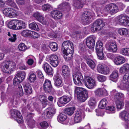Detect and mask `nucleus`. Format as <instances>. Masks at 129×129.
<instances>
[{
    "instance_id": "nucleus-62",
    "label": "nucleus",
    "mask_w": 129,
    "mask_h": 129,
    "mask_svg": "<svg viewBox=\"0 0 129 129\" xmlns=\"http://www.w3.org/2000/svg\"><path fill=\"white\" fill-rule=\"evenodd\" d=\"M115 108L113 106H109L106 108V109L107 111H109L112 112V113H114L115 112Z\"/></svg>"
},
{
    "instance_id": "nucleus-38",
    "label": "nucleus",
    "mask_w": 129,
    "mask_h": 129,
    "mask_svg": "<svg viewBox=\"0 0 129 129\" xmlns=\"http://www.w3.org/2000/svg\"><path fill=\"white\" fill-rule=\"evenodd\" d=\"M107 103V99L104 98L100 101L99 106L101 109L104 108L106 106Z\"/></svg>"
},
{
    "instance_id": "nucleus-48",
    "label": "nucleus",
    "mask_w": 129,
    "mask_h": 129,
    "mask_svg": "<svg viewBox=\"0 0 129 129\" xmlns=\"http://www.w3.org/2000/svg\"><path fill=\"white\" fill-rule=\"evenodd\" d=\"M96 77L98 81L100 82H104L107 79L106 77L103 75H98Z\"/></svg>"
},
{
    "instance_id": "nucleus-7",
    "label": "nucleus",
    "mask_w": 129,
    "mask_h": 129,
    "mask_svg": "<svg viewBox=\"0 0 129 129\" xmlns=\"http://www.w3.org/2000/svg\"><path fill=\"white\" fill-rule=\"evenodd\" d=\"M11 113L12 117L16 120L18 123H21L23 122V117L19 111L14 109L11 111Z\"/></svg>"
},
{
    "instance_id": "nucleus-15",
    "label": "nucleus",
    "mask_w": 129,
    "mask_h": 129,
    "mask_svg": "<svg viewBox=\"0 0 129 129\" xmlns=\"http://www.w3.org/2000/svg\"><path fill=\"white\" fill-rule=\"evenodd\" d=\"M111 94L113 95V98L115 101L124 100V94L120 92H118L115 90H113L111 92Z\"/></svg>"
},
{
    "instance_id": "nucleus-47",
    "label": "nucleus",
    "mask_w": 129,
    "mask_h": 129,
    "mask_svg": "<svg viewBox=\"0 0 129 129\" xmlns=\"http://www.w3.org/2000/svg\"><path fill=\"white\" fill-rule=\"evenodd\" d=\"M6 4L8 5L18 9V7L15 3L12 0H8L6 2Z\"/></svg>"
},
{
    "instance_id": "nucleus-30",
    "label": "nucleus",
    "mask_w": 129,
    "mask_h": 129,
    "mask_svg": "<svg viewBox=\"0 0 129 129\" xmlns=\"http://www.w3.org/2000/svg\"><path fill=\"white\" fill-rule=\"evenodd\" d=\"M23 85L25 92L27 94H31L32 92V89L30 84L29 83H24Z\"/></svg>"
},
{
    "instance_id": "nucleus-28",
    "label": "nucleus",
    "mask_w": 129,
    "mask_h": 129,
    "mask_svg": "<svg viewBox=\"0 0 129 129\" xmlns=\"http://www.w3.org/2000/svg\"><path fill=\"white\" fill-rule=\"evenodd\" d=\"M119 74L117 70L114 71L110 76V80L115 82H116L118 78Z\"/></svg>"
},
{
    "instance_id": "nucleus-35",
    "label": "nucleus",
    "mask_w": 129,
    "mask_h": 129,
    "mask_svg": "<svg viewBox=\"0 0 129 129\" xmlns=\"http://www.w3.org/2000/svg\"><path fill=\"white\" fill-rule=\"evenodd\" d=\"M118 32L121 35H126L129 34V29L125 28H120L118 30Z\"/></svg>"
},
{
    "instance_id": "nucleus-12",
    "label": "nucleus",
    "mask_w": 129,
    "mask_h": 129,
    "mask_svg": "<svg viewBox=\"0 0 129 129\" xmlns=\"http://www.w3.org/2000/svg\"><path fill=\"white\" fill-rule=\"evenodd\" d=\"M105 47L108 51L115 52L117 50V47L115 42L109 41L106 44Z\"/></svg>"
},
{
    "instance_id": "nucleus-37",
    "label": "nucleus",
    "mask_w": 129,
    "mask_h": 129,
    "mask_svg": "<svg viewBox=\"0 0 129 129\" xmlns=\"http://www.w3.org/2000/svg\"><path fill=\"white\" fill-rule=\"evenodd\" d=\"M75 109V107L67 108L65 109V112L68 115L71 116L73 114Z\"/></svg>"
},
{
    "instance_id": "nucleus-60",
    "label": "nucleus",
    "mask_w": 129,
    "mask_h": 129,
    "mask_svg": "<svg viewBox=\"0 0 129 129\" xmlns=\"http://www.w3.org/2000/svg\"><path fill=\"white\" fill-rule=\"evenodd\" d=\"M16 35L12 34L11 36L9 39V40L11 42H14L16 39Z\"/></svg>"
},
{
    "instance_id": "nucleus-59",
    "label": "nucleus",
    "mask_w": 129,
    "mask_h": 129,
    "mask_svg": "<svg viewBox=\"0 0 129 129\" xmlns=\"http://www.w3.org/2000/svg\"><path fill=\"white\" fill-rule=\"evenodd\" d=\"M39 100L42 102L45 103L46 102V97L43 95H40L39 97Z\"/></svg>"
},
{
    "instance_id": "nucleus-55",
    "label": "nucleus",
    "mask_w": 129,
    "mask_h": 129,
    "mask_svg": "<svg viewBox=\"0 0 129 129\" xmlns=\"http://www.w3.org/2000/svg\"><path fill=\"white\" fill-rule=\"evenodd\" d=\"M18 48L20 51H24L27 49L26 46L23 43H20L18 46Z\"/></svg>"
},
{
    "instance_id": "nucleus-51",
    "label": "nucleus",
    "mask_w": 129,
    "mask_h": 129,
    "mask_svg": "<svg viewBox=\"0 0 129 129\" xmlns=\"http://www.w3.org/2000/svg\"><path fill=\"white\" fill-rule=\"evenodd\" d=\"M59 7L60 9L64 8L66 9H70V7L69 4L67 2L64 3H63L60 4Z\"/></svg>"
},
{
    "instance_id": "nucleus-32",
    "label": "nucleus",
    "mask_w": 129,
    "mask_h": 129,
    "mask_svg": "<svg viewBox=\"0 0 129 129\" xmlns=\"http://www.w3.org/2000/svg\"><path fill=\"white\" fill-rule=\"evenodd\" d=\"M84 0H75L73 2V5L77 8H82L84 3Z\"/></svg>"
},
{
    "instance_id": "nucleus-4",
    "label": "nucleus",
    "mask_w": 129,
    "mask_h": 129,
    "mask_svg": "<svg viewBox=\"0 0 129 129\" xmlns=\"http://www.w3.org/2000/svg\"><path fill=\"white\" fill-rule=\"evenodd\" d=\"M118 11V6L116 4L111 3L106 5L104 11L106 12L113 14L116 13Z\"/></svg>"
},
{
    "instance_id": "nucleus-27",
    "label": "nucleus",
    "mask_w": 129,
    "mask_h": 129,
    "mask_svg": "<svg viewBox=\"0 0 129 129\" xmlns=\"http://www.w3.org/2000/svg\"><path fill=\"white\" fill-rule=\"evenodd\" d=\"M17 30L23 29L26 27V24L25 22L20 20H17Z\"/></svg>"
},
{
    "instance_id": "nucleus-42",
    "label": "nucleus",
    "mask_w": 129,
    "mask_h": 129,
    "mask_svg": "<svg viewBox=\"0 0 129 129\" xmlns=\"http://www.w3.org/2000/svg\"><path fill=\"white\" fill-rule=\"evenodd\" d=\"M18 13L14 9H11L8 17L11 18L14 17L18 15Z\"/></svg>"
},
{
    "instance_id": "nucleus-54",
    "label": "nucleus",
    "mask_w": 129,
    "mask_h": 129,
    "mask_svg": "<svg viewBox=\"0 0 129 129\" xmlns=\"http://www.w3.org/2000/svg\"><path fill=\"white\" fill-rule=\"evenodd\" d=\"M40 124L41 129H46L49 126L48 123L46 121H44L40 123Z\"/></svg>"
},
{
    "instance_id": "nucleus-17",
    "label": "nucleus",
    "mask_w": 129,
    "mask_h": 129,
    "mask_svg": "<svg viewBox=\"0 0 129 129\" xmlns=\"http://www.w3.org/2000/svg\"><path fill=\"white\" fill-rule=\"evenodd\" d=\"M50 63L54 67H56L58 64L59 61L57 56L55 54L51 55L50 57Z\"/></svg>"
},
{
    "instance_id": "nucleus-3",
    "label": "nucleus",
    "mask_w": 129,
    "mask_h": 129,
    "mask_svg": "<svg viewBox=\"0 0 129 129\" xmlns=\"http://www.w3.org/2000/svg\"><path fill=\"white\" fill-rule=\"evenodd\" d=\"M15 67L14 62L11 61H7L3 63L2 70L5 73L10 74Z\"/></svg>"
},
{
    "instance_id": "nucleus-24",
    "label": "nucleus",
    "mask_w": 129,
    "mask_h": 129,
    "mask_svg": "<svg viewBox=\"0 0 129 129\" xmlns=\"http://www.w3.org/2000/svg\"><path fill=\"white\" fill-rule=\"evenodd\" d=\"M33 16L36 18L37 20L43 24H46L47 22L45 20L44 18L42 16L41 14L39 12L35 13L33 15Z\"/></svg>"
},
{
    "instance_id": "nucleus-64",
    "label": "nucleus",
    "mask_w": 129,
    "mask_h": 129,
    "mask_svg": "<svg viewBox=\"0 0 129 129\" xmlns=\"http://www.w3.org/2000/svg\"><path fill=\"white\" fill-rule=\"evenodd\" d=\"M50 48L48 46L44 45L42 47V49L46 53L48 52Z\"/></svg>"
},
{
    "instance_id": "nucleus-8",
    "label": "nucleus",
    "mask_w": 129,
    "mask_h": 129,
    "mask_svg": "<svg viewBox=\"0 0 129 129\" xmlns=\"http://www.w3.org/2000/svg\"><path fill=\"white\" fill-rule=\"evenodd\" d=\"M85 85L88 88L92 89L94 88L96 86V83L94 79L88 76L85 78Z\"/></svg>"
},
{
    "instance_id": "nucleus-9",
    "label": "nucleus",
    "mask_w": 129,
    "mask_h": 129,
    "mask_svg": "<svg viewBox=\"0 0 129 129\" xmlns=\"http://www.w3.org/2000/svg\"><path fill=\"white\" fill-rule=\"evenodd\" d=\"M56 109L54 107H49L45 110L42 114V117L45 119L51 118L55 113Z\"/></svg>"
},
{
    "instance_id": "nucleus-13",
    "label": "nucleus",
    "mask_w": 129,
    "mask_h": 129,
    "mask_svg": "<svg viewBox=\"0 0 129 129\" xmlns=\"http://www.w3.org/2000/svg\"><path fill=\"white\" fill-rule=\"evenodd\" d=\"M91 13L88 11H85L82 14V19L84 24H86L90 22V20L92 17Z\"/></svg>"
},
{
    "instance_id": "nucleus-36",
    "label": "nucleus",
    "mask_w": 129,
    "mask_h": 129,
    "mask_svg": "<svg viewBox=\"0 0 129 129\" xmlns=\"http://www.w3.org/2000/svg\"><path fill=\"white\" fill-rule=\"evenodd\" d=\"M128 83L125 82V81L123 80L122 82H119L118 83L117 87L123 90L126 88L128 87Z\"/></svg>"
},
{
    "instance_id": "nucleus-56",
    "label": "nucleus",
    "mask_w": 129,
    "mask_h": 129,
    "mask_svg": "<svg viewBox=\"0 0 129 129\" xmlns=\"http://www.w3.org/2000/svg\"><path fill=\"white\" fill-rule=\"evenodd\" d=\"M98 58L99 59H103L104 58V54L103 51H101L96 52Z\"/></svg>"
},
{
    "instance_id": "nucleus-52",
    "label": "nucleus",
    "mask_w": 129,
    "mask_h": 129,
    "mask_svg": "<svg viewBox=\"0 0 129 129\" xmlns=\"http://www.w3.org/2000/svg\"><path fill=\"white\" fill-rule=\"evenodd\" d=\"M22 81L21 79L15 76L13 80V84L14 85H16L19 84Z\"/></svg>"
},
{
    "instance_id": "nucleus-53",
    "label": "nucleus",
    "mask_w": 129,
    "mask_h": 129,
    "mask_svg": "<svg viewBox=\"0 0 129 129\" xmlns=\"http://www.w3.org/2000/svg\"><path fill=\"white\" fill-rule=\"evenodd\" d=\"M42 9L44 11L47 10L49 11L51 10L52 7L49 4H44L42 6Z\"/></svg>"
},
{
    "instance_id": "nucleus-19",
    "label": "nucleus",
    "mask_w": 129,
    "mask_h": 129,
    "mask_svg": "<svg viewBox=\"0 0 129 129\" xmlns=\"http://www.w3.org/2000/svg\"><path fill=\"white\" fill-rule=\"evenodd\" d=\"M62 71L63 76L65 79H68L70 76V70L67 66L64 65L62 67Z\"/></svg>"
},
{
    "instance_id": "nucleus-26",
    "label": "nucleus",
    "mask_w": 129,
    "mask_h": 129,
    "mask_svg": "<svg viewBox=\"0 0 129 129\" xmlns=\"http://www.w3.org/2000/svg\"><path fill=\"white\" fill-rule=\"evenodd\" d=\"M51 14L52 17L55 19H60L62 15L61 12L56 10L52 11L51 12Z\"/></svg>"
},
{
    "instance_id": "nucleus-46",
    "label": "nucleus",
    "mask_w": 129,
    "mask_h": 129,
    "mask_svg": "<svg viewBox=\"0 0 129 129\" xmlns=\"http://www.w3.org/2000/svg\"><path fill=\"white\" fill-rule=\"evenodd\" d=\"M26 74L24 72L20 71L18 72L16 76L20 78L22 81L25 78Z\"/></svg>"
},
{
    "instance_id": "nucleus-50",
    "label": "nucleus",
    "mask_w": 129,
    "mask_h": 129,
    "mask_svg": "<svg viewBox=\"0 0 129 129\" xmlns=\"http://www.w3.org/2000/svg\"><path fill=\"white\" fill-rule=\"evenodd\" d=\"M31 31L28 30H23L21 32L22 35L24 37H28L31 36Z\"/></svg>"
},
{
    "instance_id": "nucleus-63",
    "label": "nucleus",
    "mask_w": 129,
    "mask_h": 129,
    "mask_svg": "<svg viewBox=\"0 0 129 129\" xmlns=\"http://www.w3.org/2000/svg\"><path fill=\"white\" fill-rule=\"evenodd\" d=\"M45 72L48 75H52L53 73V71L51 67L49 68V69L47 70Z\"/></svg>"
},
{
    "instance_id": "nucleus-10",
    "label": "nucleus",
    "mask_w": 129,
    "mask_h": 129,
    "mask_svg": "<svg viewBox=\"0 0 129 129\" xmlns=\"http://www.w3.org/2000/svg\"><path fill=\"white\" fill-rule=\"evenodd\" d=\"M73 79L75 84L79 85L81 84L84 81L83 77L80 72H77L73 75Z\"/></svg>"
},
{
    "instance_id": "nucleus-6",
    "label": "nucleus",
    "mask_w": 129,
    "mask_h": 129,
    "mask_svg": "<svg viewBox=\"0 0 129 129\" xmlns=\"http://www.w3.org/2000/svg\"><path fill=\"white\" fill-rule=\"evenodd\" d=\"M104 25L105 23L104 21L102 20L98 19L93 23L91 28V30L93 32L99 30L102 28Z\"/></svg>"
},
{
    "instance_id": "nucleus-2",
    "label": "nucleus",
    "mask_w": 129,
    "mask_h": 129,
    "mask_svg": "<svg viewBox=\"0 0 129 129\" xmlns=\"http://www.w3.org/2000/svg\"><path fill=\"white\" fill-rule=\"evenodd\" d=\"M75 92L77 94V98L81 102H84L87 99L88 96L86 90L81 87H76Z\"/></svg>"
},
{
    "instance_id": "nucleus-1",
    "label": "nucleus",
    "mask_w": 129,
    "mask_h": 129,
    "mask_svg": "<svg viewBox=\"0 0 129 129\" xmlns=\"http://www.w3.org/2000/svg\"><path fill=\"white\" fill-rule=\"evenodd\" d=\"M74 47L73 43L69 41L64 42L62 45L61 50L65 55L64 58L67 61L71 59L72 57Z\"/></svg>"
},
{
    "instance_id": "nucleus-29",
    "label": "nucleus",
    "mask_w": 129,
    "mask_h": 129,
    "mask_svg": "<svg viewBox=\"0 0 129 129\" xmlns=\"http://www.w3.org/2000/svg\"><path fill=\"white\" fill-rule=\"evenodd\" d=\"M120 117L125 121H129V113L125 111L121 112L119 114Z\"/></svg>"
},
{
    "instance_id": "nucleus-5",
    "label": "nucleus",
    "mask_w": 129,
    "mask_h": 129,
    "mask_svg": "<svg viewBox=\"0 0 129 129\" xmlns=\"http://www.w3.org/2000/svg\"><path fill=\"white\" fill-rule=\"evenodd\" d=\"M118 22L121 25L129 26V17L127 15L121 14L117 17Z\"/></svg>"
},
{
    "instance_id": "nucleus-25",
    "label": "nucleus",
    "mask_w": 129,
    "mask_h": 129,
    "mask_svg": "<svg viewBox=\"0 0 129 129\" xmlns=\"http://www.w3.org/2000/svg\"><path fill=\"white\" fill-rule=\"evenodd\" d=\"M55 82L54 84L57 87H61L63 85V83L61 78L58 76H55L54 77Z\"/></svg>"
},
{
    "instance_id": "nucleus-58",
    "label": "nucleus",
    "mask_w": 129,
    "mask_h": 129,
    "mask_svg": "<svg viewBox=\"0 0 129 129\" xmlns=\"http://www.w3.org/2000/svg\"><path fill=\"white\" fill-rule=\"evenodd\" d=\"M123 81L128 84L129 82V73H126L124 75L123 78Z\"/></svg>"
},
{
    "instance_id": "nucleus-18",
    "label": "nucleus",
    "mask_w": 129,
    "mask_h": 129,
    "mask_svg": "<svg viewBox=\"0 0 129 129\" xmlns=\"http://www.w3.org/2000/svg\"><path fill=\"white\" fill-rule=\"evenodd\" d=\"M72 99V97L71 96L64 95L60 98L59 100L58 104L59 106V104L62 105L65 104L70 102Z\"/></svg>"
},
{
    "instance_id": "nucleus-57",
    "label": "nucleus",
    "mask_w": 129,
    "mask_h": 129,
    "mask_svg": "<svg viewBox=\"0 0 129 129\" xmlns=\"http://www.w3.org/2000/svg\"><path fill=\"white\" fill-rule=\"evenodd\" d=\"M36 75L33 73H31L29 76V80L31 82H34L36 79Z\"/></svg>"
},
{
    "instance_id": "nucleus-11",
    "label": "nucleus",
    "mask_w": 129,
    "mask_h": 129,
    "mask_svg": "<svg viewBox=\"0 0 129 129\" xmlns=\"http://www.w3.org/2000/svg\"><path fill=\"white\" fill-rule=\"evenodd\" d=\"M43 89L46 92L53 93L55 92V90L53 88L50 81L46 79L43 85Z\"/></svg>"
},
{
    "instance_id": "nucleus-44",
    "label": "nucleus",
    "mask_w": 129,
    "mask_h": 129,
    "mask_svg": "<svg viewBox=\"0 0 129 129\" xmlns=\"http://www.w3.org/2000/svg\"><path fill=\"white\" fill-rule=\"evenodd\" d=\"M50 48L53 51H56L58 48L57 44L55 42L51 43L50 44Z\"/></svg>"
},
{
    "instance_id": "nucleus-43",
    "label": "nucleus",
    "mask_w": 129,
    "mask_h": 129,
    "mask_svg": "<svg viewBox=\"0 0 129 129\" xmlns=\"http://www.w3.org/2000/svg\"><path fill=\"white\" fill-rule=\"evenodd\" d=\"M120 54L125 56H129V48H123L120 51Z\"/></svg>"
},
{
    "instance_id": "nucleus-61",
    "label": "nucleus",
    "mask_w": 129,
    "mask_h": 129,
    "mask_svg": "<svg viewBox=\"0 0 129 129\" xmlns=\"http://www.w3.org/2000/svg\"><path fill=\"white\" fill-rule=\"evenodd\" d=\"M11 8H7L4 9L3 12L4 14L8 16L10 12L11 9Z\"/></svg>"
},
{
    "instance_id": "nucleus-49",
    "label": "nucleus",
    "mask_w": 129,
    "mask_h": 129,
    "mask_svg": "<svg viewBox=\"0 0 129 129\" xmlns=\"http://www.w3.org/2000/svg\"><path fill=\"white\" fill-rule=\"evenodd\" d=\"M29 28L32 30H39V29L37 24L34 22L30 24L29 25Z\"/></svg>"
},
{
    "instance_id": "nucleus-16",
    "label": "nucleus",
    "mask_w": 129,
    "mask_h": 129,
    "mask_svg": "<svg viewBox=\"0 0 129 129\" xmlns=\"http://www.w3.org/2000/svg\"><path fill=\"white\" fill-rule=\"evenodd\" d=\"M94 92L96 95L99 96H107V91L104 88H98L95 90Z\"/></svg>"
},
{
    "instance_id": "nucleus-14",
    "label": "nucleus",
    "mask_w": 129,
    "mask_h": 129,
    "mask_svg": "<svg viewBox=\"0 0 129 129\" xmlns=\"http://www.w3.org/2000/svg\"><path fill=\"white\" fill-rule=\"evenodd\" d=\"M97 70L99 73L104 75H107L109 72V68L107 66L102 64L98 65Z\"/></svg>"
},
{
    "instance_id": "nucleus-40",
    "label": "nucleus",
    "mask_w": 129,
    "mask_h": 129,
    "mask_svg": "<svg viewBox=\"0 0 129 129\" xmlns=\"http://www.w3.org/2000/svg\"><path fill=\"white\" fill-rule=\"evenodd\" d=\"M67 118V116L64 113L59 114L58 116L57 119L58 121H65Z\"/></svg>"
},
{
    "instance_id": "nucleus-41",
    "label": "nucleus",
    "mask_w": 129,
    "mask_h": 129,
    "mask_svg": "<svg viewBox=\"0 0 129 129\" xmlns=\"http://www.w3.org/2000/svg\"><path fill=\"white\" fill-rule=\"evenodd\" d=\"M95 99L94 97H91L88 102V105L92 109L94 108L95 106Z\"/></svg>"
},
{
    "instance_id": "nucleus-33",
    "label": "nucleus",
    "mask_w": 129,
    "mask_h": 129,
    "mask_svg": "<svg viewBox=\"0 0 129 129\" xmlns=\"http://www.w3.org/2000/svg\"><path fill=\"white\" fill-rule=\"evenodd\" d=\"M119 71L120 73L122 74H124L125 72L129 71V64H124L120 68Z\"/></svg>"
},
{
    "instance_id": "nucleus-31",
    "label": "nucleus",
    "mask_w": 129,
    "mask_h": 129,
    "mask_svg": "<svg viewBox=\"0 0 129 129\" xmlns=\"http://www.w3.org/2000/svg\"><path fill=\"white\" fill-rule=\"evenodd\" d=\"M17 20H13L11 21L8 24V26L9 28L14 29L17 30Z\"/></svg>"
},
{
    "instance_id": "nucleus-39",
    "label": "nucleus",
    "mask_w": 129,
    "mask_h": 129,
    "mask_svg": "<svg viewBox=\"0 0 129 129\" xmlns=\"http://www.w3.org/2000/svg\"><path fill=\"white\" fill-rule=\"evenodd\" d=\"M116 104L117 109H122L124 106L123 100H117L115 101Z\"/></svg>"
},
{
    "instance_id": "nucleus-23",
    "label": "nucleus",
    "mask_w": 129,
    "mask_h": 129,
    "mask_svg": "<svg viewBox=\"0 0 129 129\" xmlns=\"http://www.w3.org/2000/svg\"><path fill=\"white\" fill-rule=\"evenodd\" d=\"M86 44L89 48H93L95 45V40L92 37H89L86 40Z\"/></svg>"
},
{
    "instance_id": "nucleus-22",
    "label": "nucleus",
    "mask_w": 129,
    "mask_h": 129,
    "mask_svg": "<svg viewBox=\"0 0 129 129\" xmlns=\"http://www.w3.org/2000/svg\"><path fill=\"white\" fill-rule=\"evenodd\" d=\"M125 61V58L123 56L119 55L116 57L114 62L116 65H120L124 63Z\"/></svg>"
},
{
    "instance_id": "nucleus-21",
    "label": "nucleus",
    "mask_w": 129,
    "mask_h": 129,
    "mask_svg": "<svg viewBox=\"0 0 129 129\" xmlns=\"http://www.w3.org/2000/svg\"><path fill=\"white\" fill-rule=\"evenodd\" d=\"M84 115V113L83 111H77L74 117V121L76 123L80 122L82 120V117Z\"/></svg>"
},
{
    "instance_id": "nucleus-34",
    "label": "nucleus",
    "mask_w": 129,
    "mask_h": 129,
    "mask_svg": "<svg viewBox=\"0 0 129 129\" xmlns=\"http://www.w3.org/2000/svg\"><path fill=\"white\" fill-rule=\"evenodd\" d=\"M103 44L102 42L100 41L97 42L95 46L96 52L102 51L103 50Z\"/></svg>"
},
{
    "instance_id": "nucleus-20",
    "label": "nucleus",
    "mask_w": 129,
    "mask_h": 129,
    "mask_svg": "<svg viewBox=\"0 0 129 129\" xmlns=\"http://www.w3.org/2000/svg\"><path fill=\"white\" fill-rule=\"evenodd\" d=\"M33 116L34 115L32 113H29L25 118L29 126L31 128L34 126L35 123V121L32 119Z\"/></svg>"
},
{
    "instance_id": "nucleus-45",
    "label": "nucleus",
    "mask_w": 129,
    "mask_h": 129,
    "mask_svg": "<svg viewBox=\"0 0 129 129\" xmlns=\"http://www.w3.org/2000/svg\"><path fill=\"white\" fill-rule=\"evenodd\" d=\"M87 63L89 66L92 69L95 67V62L91 59H89L88 60L86 61Z\"/></svg>"
}]
</instances>
